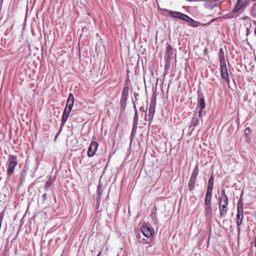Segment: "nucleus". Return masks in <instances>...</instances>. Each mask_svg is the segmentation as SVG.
<instances>
[{
    "instance_id": "obj_1",
    "label": "nucleus",
    "mask_w": 256,
    "mask_h": 256,
    "mask_svg": "<svg viewBox=\"0 0 256 256\" xmlns=\"http://www.w3.org/2000/svg\"><path fill=\"white\" fill-rule=\"evenodd\" d=\"M74 103V96L72 93H70L68 94L66 101V104L62 116V122H63V123H66V122L67 121L70 113Z\"/></svg>"
},
{
    "instance_id": "obj_2",
    "label": "nucleus",
    "mask_w": 256,
    "mask_h": 256,
    "mask_svg": "<svg viewBox=\"0 0 256 256\" xmlns=\"http://www.w3.org/2000/svg\"><path fill=\"white\" fill-rule=\"evenodd\" d=\"M162 12L168 13L173 18H177L188 22H194V20L188 15L180 12L170 10L168 9H162Z\"/></svg>"
},
{
    "instance_id": "obj_3",
    "label": "nucleus",
    "mask_w": 256,
    "mask_h": 256,
    "mask_svg": "<svg viewBox=\"0 0 256 256\" xmlns=\"http://www.w3.org/2000/svg\"><path fill=\"white\" fill-rule=\"evenodd\" d=\"M18 164V158L16 156L9 154L7 161V174L10 178L14 171V168Z\"/></svg>"
},
{
    "instance_id": "obj_4",
    "label": "nucleus",
    "mask_w": 256,
    "mask_h": 256,
    "mask_svg": "<svg viewBox=\"0 0 256 256\" xmlns=\"http://www.w3.org/2000/svg\"><path fill=\"white\" fill-rule=\"evenodd\" d=\"M134 115L132 120V127L130 134V140L132 141L134 137L136 136L137 132L138 126V114L134 102L132 100Z\"/></svg>"
},
{
    "instance_id": "obj_5",
    "label": "nucleus",
    "mask_w": 256,
    "mask_h": 256,
    "mask_svg": "<svg viewBox=\"0 0 256 256\" xmlns=\"http://www.w3.org/2000/svg\"><path fill=\"white\" fill-rule=\"evenodd\" d=\"M156 104V95L153 94L152 96L150 98V104L148 108V117L149 125L150 124L155 114Z\"/></svg>"
},
{
    "instance_id": "obj_6",
    "label": "nucleus",
    "mask_w": 256,
    "mask_h": 256,
    "mask_svg": "<svg viewBox=\"0 0 256 256\" xmlns=\"http://www.w3.org/2000/svg\"><path fill=\"white\" fill-rule=\"evenodd\" d=\"M206 108V102L204 98L202 92L201 90L198 91V104L196 108L199 109H204Z\"/></svg>"
},
{
    "instance_id": "obj_7",
    "label": "nucleus",
    "mask_w": 256,
    "mask_h": 256,
    "mask_svg": "<svg viewBox=\"0 0 256 256\" xmlns=\"http://www.w3.org/2000/svg\"><path fill=\"white\" fill-rule=\"evenodd\" d=\"M140 230L143 235L148 238H150L154 232V229L146 225H142L140 228Z\"/></svg>"
},
{
    "instance_id": "obj_8",
    "label": "nucleus",
    "mask_w": 256,
    "mask_h": 256,
    "mask_svg": "<svg viewBox=\"0 0 256 256\" xmlns=\"http://www.w3.org/2000/svg\"><path fill=\"white\" fill-rule=\"evenodd\" d=\"M98 144L97 142H92L88 150V157L93 156L97 150Z\"/></svg>"
},
{
    "instance_id": "obj_9",
    "label": "nucleus",
    "mask_w": 256,
    "mask_h": 256,
    "mask_svg": "<svg viewBox=\"0 0 256 256\" xmlns=\"http://www.w3.org/2000/svg\"><path fill=\"white\" fill-rule=\"evenodd\" d=\"M219 4L218 0H206L204 3V6L206 8L212 10L214 8L218 7Z\"/></svg>"
},
{
    "instance_id": "obj_10",
    "label": "nucleus",
    "mask_w": 256,
    "mask_h": 256,
    "mask_svg": "<svg viewBox=\"0 0 256 256\" xmlns=\"http://www.w3.org/2000/svg\"><path fill=\"white\" fill-rule=\"evenodd\" d=\"M228 204H220V202H218L220 217V218H224L226 216L228 210Z\"/></svg>"
},
{
    "instance_id": "obj_11",
    "label": "nucleus",
    "mask_w": 256,
    "mask_h": 256,
    "mask_svg": "<svg viewBox=\"0 0 256 256\" xmlns=\"http://www.w3.org/2000/svg\"><path fill=\"white\" fill-rule=\"evenodd\" d=\"M221 78L230 82L226 65L220 66Z\"/></svg>"
},
{
    "instance_id": "obj_12",
    "label": "nucleus",
    "mask_w": 256,
    "mask_h": 256,
    "mask_svg": "<svg viewBox=\"0 0 256 256\" xmlns=\"http://www.w3.org/2000/svg\"><path fill=\"white\" fill-rule=\"evenodd\" d=\"M174 54V50L172 46L169 44L166 48V60L168 61L171 60Z\"/></svg>"
},
{
    "instance_id": "obj_13",
    "label": "nucleus",
    "mask_w": 256,
    "mask_h": 256,
    "mask_svg": "<svg viewBox=\"0 0 256 256\" xmlns=\"http://www.w3.org/2000/svg\"><path fill=\"white\" fill-rule=\"evenodd\" d=\"M198 123L199 122L198 119L197 118L196 113H195L194 114V116L192 117L190 121V124L189 125V128L191 129L190 133H192L194 131V130L198 125Z\"/></svg>"
},
{
    "instance_id": "obj_14",
    "label": "nucleus",
    "mask_w": 256,
    "mask_h": 256,
    "mask_svg": "<svg viewBox=\"0 0 256 256\" xmlns=\"http://www.w3.org/2000/svg\"><path fill=\"white\" fill-rule=\"evenodd\" d=\"M218 60L220 62V65L223 66L226 65V62L224 57V51L222 48H220L218 52Z\"/></svg>"
},
{
    "instance_id": "obj_15",
    "label": "nucleus",
    "mask_w": 256,
    "mask_h": 256,
    "mask_svg": "<svg viewBox=\"0 0 256 256\" xmlns=\"http://www.w3.org/2000/svg\"><path fill=\"white\" fill-rule=\"evenodd\" d=\"M196 177L190 176L188 182V187L190 192H192L195 188V185L196 182Z\"/></svg>"
},
{
    "instance_id": "obj_16",
    "label": "nucleus",
    "mask_w": 256,
    "mask_h": 256,
    "mask_svg": "<svg viewBox=\"0 0 256 256\" xmlns=\"http://www.w3.org/2000/svg\"><path fill=\"white\" fill-rule=\"evenodd\" d=\"M212 190H206L205 199H204V204H212Z\"/></svg>"
},
{
    "instance_id": "obj_17",
    "label": "nucleus",
    "mask_w": 256,
    "mask_h": 256,
    "mask_svg": "<svg viewBox=\"0 0 256 256\" xmlns=\"http://www.w3.org/2000/svg\"><path fill=\"white\" fill-rule=\"evenodd\" d=\"M204 212L206 216H211L212 214V204H204Z\"/></svg>"
},
{
    "instance_id": "obj_18",
    "label": "nucleus",
    "mask_w": 256,
    "mask_h": 256,
    "mask_svg": "<svg viewBox=\"0 0 256 256\" xmlns=\"http://www.w3.org/2000/svg\"><path fill=\"white\" fill-rule=\"evenodd\" d=\"M128 98H122L120 100V112H124L126 106V101Z\"/></svg>"
},
{
    "instance_id": "obj_19",
    "label": "nucleus",
    "mask_w": 256,
    "mask_h": 256,
    "mask_svg": "<svg viewBox=\"0 0 256 256\" xmlns=\"http://www.w3.org/2000/svg\"><path fill=\"white\" fill-rule=\"evenodd\" d=\"M214 184V176L212 174L208 180L207 190H213Z\"/></svg>"
},
{
    "instance_id": "obj_20",
    "label": "nucleus",
    "mask_w": 256,
    "mask_h": 256,
    "mask_svg": "<svg viewBox=\"0 0 256 256\" xmlns=\"http://www.w3.org/2000/svg\"><path fill=\"white\" fill-rule=\"evenodd\" d=\"M128 92H129V87L128 86H125L124 88L122 98H127L128 96Z\"/></svg>"
},
{
    "instance_id": "obj_21",
    "label": "nucleus",
    "mask_w": 256,
    "mask_h": 256,
    "mask_svg": "<svg viewBox=\"0 0 256 256\" xmlns=\"http://www.w3.org/2000/svg\"><path fill=\"white\" fill-rule=\"evenodd\" d=\"M243 6H242L238 1L236 2L232 12L233 13H236L237 12H238L239 10H240Z\"/></svg>"
},
{
    "instance_id": "obj_22",
    "label": "nucleus",
    "mask_w": 256,
    "mask_h": 256,
    "mask_svg": "<svg viewBox=\"0 0 256 256\" xmlns=\"http://www.w3.org/2000/svg\"><path fill=\"white\" fill-rule=\"evenodd\" d=\"M198 172H199L198 164H197L196 165L194 169L193 170V171H192V173L191 176L197 178V176H198Z\"/></svg>"
},
{
    "instance_id": "obj_23",
    "label": "nucleus",
    "mask_w": 256,
    "mask_h": 256,
    "mask_svg": "<svg viewBox=\"0 0 256 256\" xmlns=\"http://www.w3.org/2000/svg\"><path fill=\"white\" fill-rule=\"evenodd\" d=\"M218 202L220 204H228V196H220L218 200Z\"/></svg>"
},
{
    "instance_id": "obj_24",
    "label": "nucleus",
    "mask_w": 256,
    "mask_h": 256,
    "mask_svg": "<svg viewBox=\"0 0 256 256\" xmlns=\"http://www.w3.org/2000/svg\"><path fill=\"white\" fill-rule=\"evenodd\" d=\"M150 216L151 218L152 221L153 223V224H156V226H158V218L156 216V214H154V215L150 214Z\"/></svg>"
},
{
    "instance_id": "obj_25",
    "label": "nucleus",
    "mask_w": 256,
    "mask_h": 256,
    "mask_svg": "<svg viewBox=\"0 0 256 256\" xmlns=\"http://www.w3.org/2000/svg\"><path fill=\"white\" fill-rule=\"evenodd\" d=\"M65 124L66 123H63V122H61L60 126V127L58 131L57 132L56 136H55L54 140H56V138H58V136L60 135V132H62Z\"/></svg>"
},
{
    "instance_id": "obj_26",
    "label": "nucleus",
    "mask_w": 256,
    "mask_h": 256,
    "mask_svg": "<svg viewBox=\"0 0 256 256\" xmlns=\"http://www.w3.org/2000/svg\"><path fill=\"white\" fill-rule=\"evenodd\" d=\"M234 13L232 12V13L228 14L224 16L222 18L224 19H229L234 18Z\"/></svg>"
},
{
    "instance_id": "obj_27",
    "label": "nucleus",
    "mask_w": 256,
    "mask_h": 256,
    "mask_svg": "<svg viewBox=\"0 0 256 256\" xmlns=\"http://www.w3.org/2000/svg\"><path fill=\"white\" fill-rule=\"evenodd\" d=\"M236 216H242V218H244L243 208H237Z\"/></svg>"
},
{
    "instance_id": "obj_28",
    "label": "nucleus",
    "mask_w": 256,
    "mask_h": 256,
    "mask_svg": "<svg viewBox=\"0 0 256 256\" xmlns=\"http://www.w3.org/2000/svg\"><path fill=\"white\" fill-rule=\"evenodd\" d=\"M237 221L236 224L237 226H240L242 223L243 218L242 216H236Z\"/></svg>"
},
{
    "instance_id": "obj_29",
    "label": "nucleus",
    "mask_w": 256,
    "mask_h": 256,
    "mask_svg": "<svg viewBox=\"0 0 256 256\" xmlns=\"http://www.w3.org/2000/svg\"><path fill=\"white\" fill-rule=\"evenodd\" d=\"M251 13L252 16L256 17V3H255L252 8Z\"/></svg>"
},
{
    "instance_id": "obj_30",
    "label": "nucleus",
    "mask_w": 256,
    "mask_h": 256,
    "mask_svg": "<svg viewBox=\"0 0 256 256\" xmlns=\"http://www.w3.org/2000/svg\"><path fill=\"white\" fill-rule=\"evenodd\" d=\"M238 2L242 6H244L246 4L248 3V0H238Z\"/></svg>"
},
{
    "instance_id": "obj_31",
    "label": "nucleus",
    "mask_w": 256,
    "mask_h": 256,
    "mask_svg": "<svg viewBox=\"0 0 256 256\" xmlns=\"http://www.w3.org/2000/svg\"><path fill=\"white\" fill-rule=\"evenodd\" d=\"M101 200V197L97 196L96 197V208L98 209L100 207V204Z\"/></svg>"
},
{
    "instance_id": "obj_32",
    "label": "nucleus",
    "mask_w": 256,
    "mask_h": 256,
    "mask_svg": "<svg viewBox=\"0 0 256 256\" xmlns=\"http://www.w3.org/2000/svg\"><path fill=\"white\" fill-rule=\"evenodd\" d=\"M243 208V204L242 200H239L238 203L237 208Z\"/></svg>"
},
{
    "instance_id": "obj_33",
    "label": "nucleus",
    "mask_w": 256,
    "mask_h": 256,
    "mask_svg": "<svg viewBox=\"0 0 256 256\" xmlns=\"http://www.w3.org/2000/svg\"><path fill=\"white\" fill-rule=\"evenodd\" d=\"M251 132V130L249 128H247L244 130V135L246 136H248L250 134Z\"/></svg>"
},
{
    "instance_id": "obj_34",
    "label": "nucleus",
    "mask_w": 256,
    "mask_h": 256,
    "mask_svg": "<svg viewBox=\"0 0 256 256\" xmlns=\"http://www.w3.org/2000/svg\"><path fill=\"white\" fill-rule=\"evenodd\" d=\"M204 109H199L198 116L202 118L203 116L205 115V112L203 111Z\"/></svg>"
},
{
    "instance_id": "obj_35",
    "label": "nucleus",
    "mask_w": 256,
    "mask_h": 256,
    "mask_svg": "<svg viewBox=\"0 0 256 256\" xmlns=\"http://www.w3.org/2000/svg\"><path fill=\"white\" fill-rule=\"evenodd\" d=\"M147 110H148V107L147 106L144 107V106H141L140 108V110L142 112H145V114L146 113Z\"/></svg>"
},
{
    "instance_id": "obj_36",
    "label": "nucleus",
    "mask_w": 256,
    "mask_h": 256,
    "mask_svg": "<svg viewBox=\"0 0 256 256\" xmlns=\"http://www.w3.org/2000/svg\"><path fill=\"white\" fill-rule=\"evenodd\" d=\"M96 193H97L98 196L101 197L102 194V191L101 188H100V186L98 187V190H97Z\"/></svg>"
},
{
    "instance_id": "obj_37",
    "label": "nucleus",
    "mask_w": 256,
    "mask_h": 256,
    "mask_svg": "<svg viewBox=\"0 0 256 256\" xmlns=\"http://www.w3.org/2000/svg\"><path fill=\"white\" fill-rule=\"evenodd\" d=\"M221 192V196H227L226 194L225 190L224 188H222L220 190Z\"/></svg>"
},
{
    "instance_id": "obj_38",
    "label": "nucleus",
    "mask_w": 256,
    "mask_h": 256,
    "mask_svg": "<svg viewBox=\"0 0 256 256\" xmlns=\"http://www.w3.org/2000/svg\"><path fill=\"white\" fill-rule=\"evenodd\" d=\"M156 212H157V208H156V206H155L154 207V208H153L152 212H150V214H152V215L156 214Z\"/></svg>"
},
{
    "instance_id": "obj_39",
    "label": "nucleus",
    "mask_w": 256,
    "mask_h": 256,
    "mask_svg": "<svg viewBox=\"0 0 256 256\" xmlns=\"http://www.w3.org/2000/svg\"><path fill=\"white\" fill-rule=\"evenodd\" d=\"M4 218V212L0 214V224H2Z\"/></svg>"
},
{
    "instance_id": "obj_40",
    "label": "nucleus",
    "mask_w": 256,
    "mask_h": 256,
    "mask_svg": "<svg viewBox=\"0 0 256 256\" xmlns=\"http://www.w3.org/2000/svg\"><path fill=\"white\" fill-rule=\"evenodd\" d=\"M42 196L44 198V201H45L47 200V194L46 193L44 194Z\"/></svg>"
},
{
    "instance_id": "obj_41",
    "label": "nucleus",
    "mask_w": 256,
    "mask_h": 256,
    "mask_svg": "<svg viewBox=\"0 0 256 256\" xmlns=\"http://www.w3.org/2000/svg\"><path fill=\"white\" fill-rule=\"evenodd\" d=\"M144 120L145 121L148 120V115L147 113H146L144 114Z\"/></svg>"
},
{
    "instance_id": "obj_42",
    "label": "nucleus",
    "mask_w": 256,
    "mask_h": 256,
    "mask_svg": "<svg viewBox=\"0 0 256 256\" xmlns=\"http://www.w3.org/2000/svg\"><path fill=\"white\" fill-rule=\"evenodd\" d=\"M134 98H136V100H138V94L136 92H134Z\"/></svg>"
},
{
    "instance_id": "obj_43",
    "label": "nucleus",
    "mask_w": 256,
    "mask_h": 256,
    "mask_svg": "<svg viewBox=\"0 0 256 256\" xmlns=\"http://www.w3.org/2000/svg\"><path fill=\"white\" fill-rule=\"evenodd\" d=\"M238 226V238L240 236V226Z\"/></svg>"
},
{
    "instance_id": "obj_44",
    "label": "nucleus",
    "mask_w": 256,
    "mask_h": 256,
    "mask_svg": "<svg viewBox=\"0 0 256 256\" xmlns=\"http://www.w3.org/2000/svg\"><path fill=\"white\" fill-rule=\"evenodd\" d=\"M220 18H214V19H212V22H215V21H216V20H218L220 19Z\"/></svg>"
},
{
    "instance_id": "obj_45",
    "label": "nucleus",
    "mask_w": 256,
    "mask_h": 256,
    "mask_svg": "<svg viewBox=\"0 0 256 256\" xmlns=\"http://www.w3.org/2000/svg\"><path fill=\"white\" fill-rule=\"evenodd\" d=\"M218 8L220 10V11L218 12V15H221L222 14V12L221 11V8L220 7Z\"/></svg>"
},
{
    "instance_id": "obj_46",
    "label": "nucleus",
    "mask_w": 256,
    "mask_h": 256,
    "mask_svg": "<svg viewBox=\"0 0 256 256\" xmlns=\"http://www.w3.org/2000/svg\"><path fill=\"white\" fill-rule=\"evenodd\" d=\"M254 246L256 248V236H255L254 240Z\"/></svg>"
},
{
    "instance_id": "obj_47",
    "label": "nucleus",
    "mask_w": 256,
    "mask_h": 256,
    "mask_svg": "<svg viewBox=\"0 0 256 256\" xmlns=\"http://www.w3.org/2000/svg\"><path fill=\"white\" fill-rule=\"evenodd\" d=\"M242 196H243V192H242L241 193V194H240V198L239 200H242Z\"/></svg>"
},
{
    "instance_id": "obj_48",
    "label": "nucleus",
    "mask_w": 256,
    "mask_h": 256,
    "mask_svg": "<svg viewBox=\"0 0 256 256\" xmlns=\"http://www.w3.org/2000/svg\"><path fill=\"white\" fill-rule=\"evenodd\" d=\"M254 34L255 36H256V28L254 30Z\"/></svg>"
},
{
    "instance_id": "obj_49",
    "label": "nucleus",
    "mask_w": 256,
    "mask_h": 256,
    "mask_svg": "<svg viewBox=\"0 0 256 256\" xmlns=\"http://www.w3.org/2000/svg\"><path fill=\"white\" fill-rule=\"evenodd\" d=\"M108 198H109V196H108V195L106 196V200H108Z\"/></svg>"
},
{
    "instance_id": "obj_50",
    "label": "nucleus",
    "mask_w": 256,
    "mask_h": 256,
    "mask_svg": "<svg viewBox=\"0 0 256 256\" xmlns=\"http://www.w3.org/2000/svg\"><path fill=\"white\" fill-rule=\"evenodd\" d=\"M190 26H192V27H196V26H194L192 24H191Z\"/></svg>"
},
{
    "instance_id": "obj_51",
    "label": "nucleus",
    "mask_w": 256,
    "mask_h": 256,
    "mask_svg": "<svg viewBox=\"0 0 256 256\" xmlns=\"http://www.w3.org/2000/svg\"><path fill=\"white\" fill-rule=\"evenodd\" d=\"M253 23H254V24H256V21H254Z\"/></svg>"
},
{
    "instance_id": "obj_52",
    "label": "nucleus",
    "mask_w": 256,
    "mask_h": 256,
    "mask_svg": "<svg viewBox=\"0 0 256 256\" xmlns=\"http://www.w3.org/2000/svg\"><path fill=\"white\" fill-rule=\"evenodd\" d=\"M101 254V252L98 254V255L97 256H100V254Z\"/></svg>"
},
{
    "instance_id": "obj_53",
    "label": "nucleus",
    "mask_w": 256,
    "mask_h": 256,
    "mask_svg": "<svg viewBox=\"0 0 256 256\" xmlns=\"http://www.w3.org/2000/svg\"><path fill=\"white\" fill-rule=\"evenodd\" d=\"M163 14H164V15H166V12H163Z\"/></svg>"
}]
</instances>
